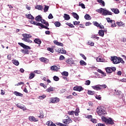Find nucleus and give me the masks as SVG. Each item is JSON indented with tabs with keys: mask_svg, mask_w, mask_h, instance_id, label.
<instances>
[{
	"mask_svg": "<svg viewBox=\"0 0 126 126\" xmlns=\"http://www.w3.org/2000/svg\"><path fill=\"white\" fill-rule=\"evenodd\" d=\"M96 112L98 114V116L102 117V116H104L106 115L107 112L106 111V108L103 106H100V107H97Z\"/></svg>",
	"mask_w": 126,
	"mask_h": 126,
	"instance_id": "f257e3e1",
	"label": "nucleus"
},
{
	"mask_svg": "<svg viewBox=\"0 0 126 126\" xmlns=\"http://www.w3.org/2000/svg\"><path fill=\"white\" fill-rule=\"evenodd\" d=\"M111 61L114 64H117V63H125V61L120 57L117 56L111 57Z\"/></svg>",
	"mask_w": 126,
	"mask_h": 126,
	"instance_id": "f03ea898",
	"label": "nucleus"
},
{
	"mask_svg": "<svg viewBox=\"0 0 126 126\" xmlns=\"http://www.w3.org/2000/svg\"><path fill=\"white\" fill-rule=\"evenodd\" d=\"M22 36L24 37L22 38L23 41L29 43L30 44H32V43L33 42L32 40H30V39H29V38H32V35H31V34L28 33H24L22 34Z\"/></svg>",
	"mask_w": 126,
	"mask_h": 126,
	"instance_id": "7ed1b4c3",
	"label": "nucleus"
},
{
	"mask_svg": "<svg viewBox=\"0 0 126 126\" xmlns=\"http://www.w3.org/2000/svg\"><path fill=\"white\" fill-rule=\"evenodd\" d=\"M101 120L102 122H104L106 125H114L115 123H114V121L113 119L109 118V119L106 118L105 117L102 116L101 117Z\"/></svg>",
	"mask_w": 126,
	"mask_h": 126,
	"instance_id": "20e7f679",
	"label": "nucleus"
},
{
	"mask_svg": "<svg viewBox=\"0 0 126 126\" xmlns=\"http://www.w3.org/2000/svg\"><path fill=\"white\" fill-rule=\"evenodd\" d=\"M18 45H19V46H21V47H22V48H23L24 49H25V55L27 54L28 55V54H29V53H30V52H29V50H30V49H31V48L28 45H26L25 44H24L23 43H20V42H18Z\"/></svg>",
	"mask_w": 126,
	"mask_h": 126,
	"instance_id": "39448f33",
	"label": "nucleus"
},
{
	"mask_svg": "<svg viewBox=\"0 0 126 126\" xmlns=\"http://www.w3.org/2000/svg\"><path fill=\"white\" fill-rule=\"evenodd\" d=\"M60 102V98L55 97L51 98V101L49 103H52V104H55L56 103H59Z\"/></svg>",
	"mask_w": 126,
	"mask_h": 126,
	"instance_id": "423d86ee",
	"label": "nucleus"
},
{
	"mask_svg": "<svg viewBox=\"0 0 126 126\" xmlns=\"http://www.w3.org/2000/svg\"><path fill=\"white\" fill-rule=\"evenodd\" d=\"M113 13L108 10H103L102 15L106 16V15H112Z\"/></svg>",
	"mask_w": 126,
	"mask_h": 126,
	"instance_id": "0eeeda50",
	"label": "nucleus"
},
{
	"mask_svg": "<svg viewBox=\"0 0 126 126\" xmlns=\"http://www.w3.org/2000/svg\"><path fill=\"white\" fill-rule=\"evenodd\" d=\"M73 90L80 92V91H83V90H84V89L81 86H76L73 88Z\"/></svg>",
	"mask_w": 126,
	"mask_h": 126,
	"instance_id": "6e6552de",
	"label": "nucleus"
},
{
	"mask_svg": "<svg viewBox=\"0 0 126 126\" xmlns=\"http://www.w3.org/2000/svg\"><path fill=\"white\" fill-rule=\"evenodd\" d=\"M63 124H66V125H68V124H70V123H72V120H71L70 118H68V119H64L63 121Z\"/></svg>",
	"mask_w": 126,
	"mask_h": 126,
	"instance_id": "1a4fd4ad",
	"label": "nucleus"
},
{
	"mask_svg": "<svg viewBox=\"0 0 126 126\" xmlns=\"http://www.w3.org/2000/svg\"><path fill=\"white\" fill-rule=\"evenodd\" d=\"M65 63H66L67 64H73L74 61L72 59L68 58L66 60Z\"/></svg>",
	"mask_w": 126,
	"mask_h": 126,
	"instance_id": "9d476101",
	"label": "nucleus"
},
{
	"mask_svg": "<svg viewBox=\"0 0 126 126\" xmlns=\"http://www.w3.org/2000/svg\"><path fill=\"white\" fill-rule=\"evenodd\" d=\"M51 70L54 71H58L59 69H60V66L58 67L57 65H53L52 66L50 67Z\"/></svg>",
	"mask_w": 126,
	"mask_h": 126,
	"instance_id": "9b49d317",
	"label": "nucleus"
},
{
	"mask_svg": "<svg viewBox=\"0 0 126 126\" xmlns=\"http://www.w3.org/2000/svg\"><path fill=\"white\" fill-rule=\"evenodd\" d=\"M92 88H93V89H94V90H96L97 91L99 90H102V88L100 87V85L93 86H92Z\"/></svg>",
	"mask_w": 126,
	"mask_h": 126,
	"instance_id": "f8f14e48",
	"label": "nucleus"
},
{
	"mask_svg": "<svg viewBox=\"0 0 126 126\" xmlns=\"http://www.w3.org/2000/svg\"><path fill=\"white\" fill-rule=\"evenodd\" d=\"M33 42L35 43V44H37V45H38V47H40V45L42 44V41H41V39L39 38H35Z\"/></svg>",
	"mask_w": 126,
	"mask_h": 126,
	"instance_id": "ddd939ff",
	"label": "nucleus"
},
{
	"mask_svg": "<svg viewBox=\"0 0 126 126\" xmlns=\"http://www.w3.org/2000/svg\"><path fill=\"white\" fill-rule=\"evenodd\" d=\"M39 60L40 61V62L44 63H49V59L45 58L44 57L40 58L39 59Z\"/></svg>",
	"mask_w": 126,
	"mask_h": 126,
	"instance_id": "4468645a",
	"label": "nucleus"
},
{
	"mask_svg": "<svg viewBox=\"0 0 126 126\" xmlns=\"http://www.w3.org/2000/svg\"><path fill=\"white\" fill-rule=\"evenodd\" d=\"M29 120L30 122H38V119L35 118L34 116H30Z\"/></svg>",
	"mask_w": 126,
	"mask_h": 126,
	"instance_id": "2eb2a0df",
	"label": "nucleus"
},
{
	"mask_svg": "<svg viewBox=\"0 0 126 126\" xmlns=\"http://www.w3.org/2000/svg\"><path fill=\"white\" fill-rule=\"evenodd\" d=\"M71 14L73 17H74V18H75L77 20H78V19H79V16L78 15V14H77V13L75 12H72Z\"/></svg>",
	"mask_w": 126,
	"mask_h": 126,
	"instance_id": "dca6fc26",
	"label": "nucleus"
},
{
	"mask_svg": "<svg viewBox=\"0 0 126 126\" xmlns=\"http://www.w3.org/2000/svg\"><path fill=\"white\" fill-rule=\"evenodd\" d=\"M30 23L31 24H33V25H36V26H40V27L41 26V24H42L41 23H37V22L34 21H31Z\"/></svg>",
	"mask_w": 126,
	"mask_h": 126,
	"instance_id": "f3484780",
	"label": "nucleus"
},
{
	"mask_svg": "<svg viewBox=\"0 0 126 126\" xmlns=\"http://www.w3.org/2000/svg\"><path fill=\"white\" fill-rule=\"evenodd\" d=\"M49 26H45L43 24H41L40 25V27H39L38 28H39V29H47V30H50V28H48Z\"/></svg>",
	"mask_w": 126,
	"mask_h": 126,
	"instance_id": "a211bd4d",
	"label": "nucleus"
},
{
	"mask_svg": "<svg viewBox=\"0 0 126 126\" xmlns=\"http://www.w3.org/2000/svg\"><path fill=\"white\" fill-rule=\"evenodd\" d=\"M98 34L99 36H100L101 37H104V35H105V33H104V31L103 30H99Z\"/></svg>",
	"mask_w": 126,
	"mask_h": 126,
	"instance_id": "6ab92c4d",
	"label": "nucleus"
},
{
	"mask_svg": "<svg viewBox=\"0 0 126 126\" xmlns=\"http://www.w3.org/2000/svg\"><path fill=\"white\" fill-rule=\"evenodd\" d=\"M58 52L59 53H61V54H66V51L65 50L63 49V48H59L58 49Z\"/></svg>",
	"mask_w": 126,
	"mask_h": 126,
	"instance_id": "aec40b11",
	"label": "nucleus"
},
{
	"mask_svg": "<svg viewBox=\"0 0 126 126\" xmlns=\"http://www.w3.org/2000/svg\"><path fill=\"white\" fill-rule=\"evenodd\" d=\"M111 10L112 11H113V12H114V13H115V14H119V13H120V10H119V9H117V8H111Z\"/></svg>",
	"mask_w": 126,
	"mask_h": 126,
	"instance_id": "412c9836",
	"label": "nucleus"
},
{
	"mask_svg": "<svg viewBox=\"0 0 126 126\" xmlns=\"http://www.w3.org/2000/svg\"><path fill=\"white\" fill-rule=\"evenodd\" d=\"M46 91H47V92H48V93L52 92L53 91H55V88L50 87L47 88L46 89Z\"/></svg>",
	"mask_w": 126,
	"mask_h": 126,
	"instance_id": "4be33fe9",
	"label": "nucleus"
},
{
	"mask_svg": "<svg viewBox=\"0 0 126 126\" xmlns=\"http://www.w3.org/2000/svg\"><path fill=\"white\" fill-rule=\"evenodd\" d=\"M63 18H64V20H69L70 16L67 14H64Z\"/></svg>",
	"mask_w": 126,
	"mask_h": 126,
	"instance_id": "5701e85b",
	"label": "nucleus"
},
{
	"mask_svg": "<svg viewBox=\"0 0 126 126\" xmlns=\"http://www.w3.org/2000/svg\"><path fill=\"white\" fill-rule=\"evenodd\" d=\"M12 63L15 64V65H17V66L19 65V62H18V60L14 59V60H12Z\"/></svg>",
	"mask_w": 126,
	"mask_h": 126,
	"instance_id": "b1692460",
	"label": "nucleus"
},
{
	"mask_svg": "<svg viewBox=\"0 0 126 126\" xmlns=\"http://www.w3.org/2000/svg\"><path fill=\"white\" fill-rule=\"evenodd\" d=\"M14 95H16V96H19L20 97H22L23 96V94L17 92V91H15L14 92Z\"/></svg>",
	"mask_w": 126,
	"mask_h": 126,
	"instance_id": "393cba45",
	"label": "nucleus"
},
{
	"mask_svg": "<svg viewBox=\"0 0 126 126\" xmlns=\"http://www.w3.org/2000/svg\"><path fill=\"white\" fill-rule=\"evenodd\" d=\"M40 22L43 24H45L46 26H49V23L48 22H46V20H45L44 19H41V20L40 21Z\"/></svg>",
	"mask_w": 126,
	"mask_h": 126,
	"instance_id": "a878e982",
	"label": "nucleus"
},
{
	"mask_svg": "<svg viewBox=\"0 0 126 126\" xmlns=\"http://www.w3.org/2000/svg\"><path fill=\"white\" fill-rule=\"evenodd\" d=\"M85 19L86 20H91V16L88 14H86L84 16Z\"/></svg>",
	"mask_w": 126,
	"mask_h": 126,
	"instance_id": "bb28decb",
	"label": "nucleus"
},
{
	"mask_svg": "<svg viewBox=\"0 0 126 126\" xmlns=\"http://www.w3.org/2000/svg\"><path fill=\"white\" fill-rule=\"evenodd\" d=\"M35 19L37 22H40L42 20V17L41 16L38 15L35 18Z\"/></svg>",
	"mask_w": 126,
	"mask_h": 126,
	"instance_id": "cd10ccee",
	"label": "nucleus"
},
{
	"mask_svg": "<svg viewBox=\"0 0 126 126\" xmlns=\"http://www.w3.org/2000/svg\"><path fill=\"white\" fill-rule=\"evenodd\" d=\"M116 24H117L118 26H123V27H125V23L122 21L117 22Z\"/></svg>",
	"mask_w": 126,
	"mask_h": 126,
	"instance_id": "c85d7f7f",
	"label": "nucleus"
},
{
	"mask_svg": "<svg viewBox=\"0 0 126 126\" xmlns=\"http://www.w3.org/2000/svg\"><path fill=\"white\" fill-rule=\"evenodd\" d=\"M37 116L40 119H43L44 118V113L42 111H40V113Z\"/></svg>",
	"mask_w": 126,
	"mask_h": 126,
	"instance_id": "c756f323",
	"label": "nucleus"
},
{
	"mask_svg": "<svg viewBox=\"0 0 126 126\" xmlns=\"http://www.w3.org/2000/svg\"><path fill=\"white\" fill-rule=\"evenodd\" d=\"M36 9H38V10H43V6L41 5H37L35 6Z\"/></svg>",
	"mask_w": 126,
	"mask_h": 126,
	"instance_id": "7c9ffc66",
	"label": "nucleus"
},
{
	"mask_svg": "<svg viewBox=\"0 0 126 126\" xmlns=\"http://www.w3.org/2000/svg\"><path fill=\"white\" fill-rule=\"evenodd\" d=\"M97 1L100 3V5L105 6V1H103V0H97Z\"/></svg>",
	"mask_w": 126,
	"mask_h": 126,
	"instance_id": "2f4dec72",
	"label": "nucleus"
},
{
	"mask_svg": "<svg viewBox=\"0 0 126 126\" xmlns=\"http://www.w3.org/2000/svg\"><path fill=\"white\" fill-rule=\"evenodd\" d=\"M105 70L107 73H112V69L110 67L105 68Z\"/></svg>",
	"mask_w": 126,
	"mask_h": 126,
	"instance_id": "473e14b6",
	"label": "nucleus"
},
{
	"mask_svg": "<svg viewBox=\"0 0 126 126\" xmlns=\"http://www.w3.org/2000/svg\"><path fill=\"white\" fill-rule=\"evenodd\" d=\"M29 75V79H33V78L35 77V74L34 73H31Z\"/></svg>",
	"mask_w": 126,
	"mask_h": 126,
	"instance_id": "72a5a7b5",
	"label": "nucleus"
},
{
	"mask_svg": "<svg viewBox=\"0 0 126 126\" xmlns=\"http://www.w3.org/2000/svg\"><path fill=\"white\" fill-rule=\"evenodd\" d=\"M54 25H55L56 27H60V26L62 25V24H61L60 22L56 21L54 23Z\"/></svg>",
	"mask_w": 126,
	"mask_h": 126,
	"instance_id": "f704fd0d",
	"label": "nucleus"
},
{
	"mask_svg": "<svg viewBox=\"0 0 126 126\" xmlns=\"http://www.w3.org/2000/svg\"><path fill=\"white\" fill-rule=\"evenodd\" d=\"M44 8L43 9L44 12H47L49 10L50 7L47 5H44Z\"/></svg>",
	"mask_w": 126,
	"mask_h": 126,
	"instance_id": "c9c22d12",
	"label": "nucleus"
},
{
	"mask_svg": "<svg viewBox=\"0 0 126 126\" xmlns=\"http://www.w3.org/2000/svg\"><path fill=\"white\" fill-rule=\"evenodd\" d=\"M27 18L33 20V19H34V18L32 16V15H31V14H29L28 15H27Z\"/></svg>",
	"mask_w": 126,
	"mask_h": 126,
	"instance_id": "e433bc0d",
	"label": "nucleus"
},
{
	"mask_svg": "<svg viewBox=\"0 0 126 126\" xmlns=\"http://www.w3.org/2000/svg\"><path fill=\"white\" fill-rule=\"evenodd\" d=\"M80 65L83 66V65H87V63L85 62H84V61L81 60L80 61Z\"/></svg>",
	"mask_w": 126,
	"mask_h": 126,
	"instance_id": "4c0bfd02",
	"label": "nucleus"
},
{
	"mask_svg": "<svg viewBox=\"0 0 126 126\" xmlns=\"http://www.w3.org/2000/svg\"><path fill=\"white\" fill-rule=\"evenodd\" d=\"M16 106L17 107H18V108H19L20 109H21L22 110L25 111V108H24V107L21 106L20 104L18 103L16 105Z\"/></svg>",
	"mask_w": 126,
	"mask_h": 126,
	"instance_id": "58836bf2",
	"label": "nucleus"
},
{
	"mask_svg": "<svg viewBox=\"0 0 126 126\" xmlns=\"http://www.w3.org/2000/svg\"><path fill=\"white\" fill-rule=\"evenodd\" d=\"M62 75L63 76H66L67 77L68 76V72H66V71H63L62 73Z\"/></svg>",
	"mask_w": 126,
	"mask_h": 126,
	"instance_id": "ea45409f",
	"label": "nucleus"
},
{
	"mask_svg": "<svg viewBox=\"0 0 126 126\" xmlns=\"http://www.w3.org/2000/svg\"><path fill=\"white\" fill-rule=\"evenodd\" d=\"M93 23L94 26H96V27H100V24H98V22L94 21Z\"/></svg>",
	"mask_w": 126,
	"mask_h": 126,
	"instance_id": "a19ab883",
	"label": "nucleus"
},
{
	"mask_svg": "<svg viewBox=\"0 0 126 126\" xmlns=\"http://www.w3.org/2000/svg\"><path fill=\"white\" fill-rule=\"evenodd\" d=\"M88 94H89V95H94V94H95V92L88 90Z\"/></svg>",
	"mask_w": 126,
	"mask_h": 126,
	"instance_id": "79ce46f5",
	"label": "nucleus"
},
{
	"mask_svg": "<svg viewBox=\"0 0 126 126\" xmlns=\"http://www.w3.org/2000/svg\"><path fill=\"white\" fill-rule=\"evenodd\" d=\"M104 9L103 8H100L99 9L96 10V11L98 12V13H102L103 14V11H104Z\"/></svg>",
	"mask_w": 126,
	"mask_h": 126,
	"instance_id": "37998d69",
	"label": "nucleus"
},
{
	"mask_svg": "<svg viewBox=\"0 0 126 126\" xmlns=\"http://www.w3.org/2000/svg\"><path fill=\"white\" fill-rule=\"evenodd\" d=\"M91 38L92 39H96V40H99V39H100V37L96 36L95 35H92Z\"/></svg>",
	"mask_w": 126,
	"mask_h": 126,
	"instance_id": "c03bdc74",
	"label": "nucleus"
},
{
	"mask_svg": "<svg viewBox=\"0 0 126 126\" xmlns=\"http://www.w3.org/2000/svg\"><path fill=\"white\" fill-rule=\"evenodd\" d=\"M79 6H81L82 8L85 9V5L83 4V3L79 2Z\"/></svg>",
	"mask_w": 126,
	"mask_h": 126,
	"instance_id": "a18cd8bd",
	"label": "nucleus"
},
{
	"mask_svg": "<svg viewBox=\"0 0 126 126\" xmlns=\"http://www.w3.org/2000/svg\"><path fill=\"white\" fill-rule=\"evenodd\" d=\"M99 86L101 87V89H106L107 88V85L106 84L99 85Z\"/></svg>",
	"mask_w": 126,
	"mask_h": 126,
	"instance_id": "49530a36",
	"label": "nucleus"
},
{
	"mask_svg": "<svg viewBox=\"0 0 126 126\" xmlns=\"http://www.w3.org/2000/svg\"><path fill=\"white\" fill-rule=\"evenodd\" d=\"M53 79L55 81H59L60 80V78L57 76H54L53 77Z\"/></svg>",
	"mask_w": 126,
	"mask_h": 126,
	"instance_id": "de8ad7c7",
	"label": "nucleus"
},
{
	"mask_svg": "<svg viewBox=\"0 0 126 126\" xmlns=\"http://www.w3.org/2000/svg\"><path fill=\"white\" fill-rule=\"evenodd\" d=\"M106 20L107 21L108 23H113V20H111L110 18H106Z\"/></svg>",
	"mask_w": 126,
	"mask_h": 126,
	"instance_id": "09e8293b",
	"label": "nucleus"
},
{
	"mask_svg": "<svg viewBox=\"0 0 126 126\" xmlns=\"http://www.w3.org/2000/svg\"><path fill=\"white\" fill-rule=\"evenodd\" d=\"M90 83H91V81L90 80H88L85 81V85H90Z\"/></svg>",
	"mask_w": 126,
	"mask_h": 126,
	"instance_id": "8fccbe9b",
	"label": "nucleus"
},
{
	"mask_svg": "<svg viewBox=\"0 0 126 126\" xmlns=\"http://www.w3.org/2000/svg\"><path fill=\"white\" fill-rule=\"evenodd\" d=\"M115 94H116V95H121V94H122V92L119 91H117V90H115Z\"/></svg>",
	"mask_w": 126,
	"mask_h": 126,
	"instance_id": "3c124183",
	"label": "nucleus"
},
{
	"mask_svg": "<svg viewBox=\"0 0 126 126\" xmlns=\"http://www.w3.org/2000/svg\"><path fill=\"white\" fill-rule=\"evenodd\" d=\"M45 98H46V95L45 94H42L41 96L39 97V99L40 100H43V99H45Z\"/></svg>",
	"mask_w": 126,
	"mask_h": 126,
	"instance_id": "603ef678",
	"label": "nucleus"
},
{
	"mask_svg": "<svg viewBox=\"0 0 126 126\" xmlns=\"http://www.w3.org/2000/svg\"><path fill=\"white\" fill-rule=\"evenodd\" d=\"M47 51H49V52H50L51 53H54V49L50 47L47 48Z\"/></svg>",
	"mask_w": 126,
	"mask_h": 126,
	"instance_id": "864d4df0",
	"label": "nucleus"
},
{
	"mask_svg": "<svg viewBox=\"0 0 126 126\" xmlns=\"http://www.w3.org/2000/svg\"><path fill=\"white\" fill-rule=\"evenodd\" d=\"M117 25H116V22L115 21H113V22L111 23V27H116Z\"/></svg>",
	"mask_w": 126,
	"mask_h": 126,
	"instance_id": "5fc2aeb1",
	"label": "nucleus"
},
{
	"mask_svg": "<svg viewBox=\"0 0 126 126\" xmlns=\"http://www.w3.org/2000/svg\"><path fill=\"white\" fill-rule=\"evenodd\" d=\"M73 25H75V26H76V25H79L80 24V22H77V21H74L73 22Z\"/></svg>",
	"mask_w": 126,
	"mask_h": 126,
	"instance_id": "6e6d98bb",
	"label": "nucleus"
},
{
	"mask_svg": "<svg viewBox=\"0 0 126 126\" xmlns=\"http://www.w3.org/2000/svg\"><path fill=\"white\" fill-rule=\"evenodd\" d=\"M97 62H103V60L101 57H98L96 59Z\"/></svg>",
	"mask_w": 126,
	"mask_h": 126,
	"instance_id": "4d7b16f0",
	"label": "nucleus"
},
{
	"mask_svg": "<svg viewBox=\"0 0 126 126\" xmlns=\"http://www.w3.org/2000/svg\"><path fill=\"white\" fill-rule=\"evenodd\" d=\"M74 111L68 112V115H69L70 116H72V115H74Z\"/></svg>",
	"mask_w": 126,
	"mask_h": 126,
	"instance_id": "13d9d810",
	"label": "nucleus"
},
{
	"mask_svg": "<svg viewBox=\"0 0 126 126\" xmlns=\"http://www.w3.org/2000/svg\"><path fill=\"white\" fill-rule=\"evenodd\" d=\"M64 59H65V58H64V56H63V55H61L59 58L60 61H63V60H64Z\"/></svg>",
	"mask_w": 126,
	"mask_h": 126,
	"instance_id": "bf43d9fd",
	"label": "nucleus"
},
{
	"mask_svg": "<svg viewBox=\"0 0 126 126\" xmlns=\"http://www.w3.org/2000/svg\"><path fill=\"white\" fill-rule=\"evenodd\" d=\"M88 44V45H90V46H91V47H93L94 46V43L92 41H89Z\"/></svg>",
	"mask_w": 126,
	"mask_h": 126,
	"instance_id": "052dcab7",
	"label": "nucleus"
},
{
	"mask_svg": "<svg viewBox=\"0 0 126 126\" xmlns=\"http://www.w3.org/2000/svg\"><path fill=\"white\" fill-rule=\"evenodd\" d=\"M34 73H36L37 74H41V72L40 70H34L33 71Z\"/></svg>",
	"mask_w": 126,
	"mask_h": 126,
	"instance_id": "680f3d73",
	"label": "nucleus"
},
{
	"mask_svg": "<svg viewBox=\"0 0 126 126\" xmlns=\"http://www.w3.org/2000/svg\"><path fill=\"white\" fill-rule=\"evenodd\" d=\"M48 18V19H53V18H54V16H53V15L50 13L49 14Z\"/></svg>",
	"mask_w": 126,
	"mask_h": 126,
	"instance_id": "e2e57ef3",
	"label": "nucleus"
},
{
	"mask_svg": "<svg viewBox=\"0 0 126 126\" xmlns=\"http://www.w3.org/2000/svg\"><path fill=\"white\" fill-rule=\"evenodd\" d=\"M40 86H42V87L44 88L45 89H46V88H47V86H46L45 85V84L40 83Z\"/></svg>",
	"mask_w": 126,
	"mask_h": 126,
	"instance_id": "0e129e2a",
	"label": "nucleus"
},
{
	"mask_svg": "<svg viewBox=\"0 0 126 126\" xmlns=\"http://www.w3.org/2000/svg\"><path fill=\"white\" fill-rule=\"evenodd\" d=\"M80 55L81 57H82V58H83V59H84V60H86V57H85V55H84L83 54H80Z\"/></svg>",
	"mask_w": 126,
	"mask_h": 126,
	"instance_id": "69168bd1",
	"label": "nucleus"
},
{
	"mask_svg": "<svg viewBox=\"0 0 126 126\" xmlns=\"http://www.w3.org/2000/svg\"><path fill=\"white\" fill-rule=\"evenodd\" d=\"M101 97L100 96V95H96L95 96V98L97 99V100H101Z\"/></svg>",
	"mask_w": 126,
	"mask_h": 126,
	"instance_id": "338daca9",
	"label": "nucleus"
},
{
	"mask_svg": "<svg viewBox=\"0 0 126 126\" xmlns=\"http://www.w3.org/2000/svg\"><path fill=\"white\" fill-rule=\"evenodd\" d=\"M96 126H105V124H104L99 123V124H97V125H96Z\"/></svg>",
	"mask_w": 126,
	"mask_h": 126,
	"instance_id": "774afa93",
	"label": "nucleus"
}]
</instances>
